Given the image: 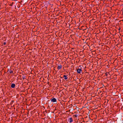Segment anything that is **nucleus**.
Listing matches in <instances>:
<instances>
[{"mask_svg":"<svg viewBox=\"0 0 123 123\" xmlns=\"http://www.w3.org/2000/svg\"><path fill=\"white\" fill-rule=\"evenodd\" d=\"M3 44L4 45H6V42H4L3 43Z\"/></svg>","mask_w":123,"mask_h":123,"instance_id":"11","label":"nucleus"},{"mask_svg":"<svg viewBox=\"0 0 123 123\" xmlns=\"http://www.w3.org/2000/svg\"><path fill=\"white\" fill-rule=\"evenodd\" d=\"M120 29H121L120 28V27L118 29L119 30V31L120 30Z\"/></svg>","mask_w":123,"mask_h":123,"instance_id":"13","label":"nucleus"},{"mask_svg":"<svg viewBox=\"0 0 123 123\" xmlns=\"http://www.w3.org/2000/svg\"><path fill=\"white\" fill-rule=\"evenodd\" d=\"M10 74H12V73H13V71H12V70L11 71H10Z\"/></svg>","mask_w":123,"mask_h":123,"instance_id":"9","label":"nucleus"},{"mask_svg":"<svg viewBox=\"0 0 123 123\" xmlns=\"http://www.w3.org/2000/svg\"><path fill=\"white\" fill-rule=\"evenodd\" d=\"M68 76L67 75H64L63 76V77L64 78V79L65 80H66L68 79V77H67V76Z\"/></svg>","mask_w":123,"mask_h":123,"instance_id":"4","label":"nucleus"},{"mask_svg":"<svg viewBox=\"0 0 123 123\" xmlns=\"http://www.w3.org/2000/svg\"><path fill=\"white\" fill-rule=\"evenodd\" d=\"M13 4V2H12L9 5L10 6H12Z\"/></svg>","mask_w":123,"mask_h":123,"instance_id":"7","label":"nucleus"},{"mask_svg":"<svg viewBox=\"0 0 123 123\" xmlns=\"http://www.w3.org/2000/svg\"><path fill=\"white\" fill-rule=\"evenodd\" d=\"M77 72L78 74H80L82 72V71L81 68H80L77 70Z\"/></svg>","mask_w":123,"mask_h":123,"instance_id":"1","label":"nucleus"},{"mask_svg":"<svg viewBox=\"0 0 123 123\" xmlns=\"http://www.w3.org/2000/svg\"><path fill=\"white\" fill-rule=\"evenodd\" d=\"M15 85L14 84H12L11 85V87L12 88H14L15 86Z\"/></svg>","mask_w":123,"mask_h":123,"instance_id":"6","label":"nucleus"},{"mask_svg":"<svg viewBox=\"0 0 123 123\" xmlns=\"http://www.w3.org/2000/svg\"><path fill=\"white\" fill-rule=\"evenodd\" d=\"M25 76H23L22 78H23V80H24L25 79Z\"/></svg>","mask_w":123,"mask_h":123,"instance_id":"8","label":"nucleus"},{"mask_svg":"<svg viewBox=\"0 0 123 123\" xmlns=\"http://www.w3.org/2000/svg\"><path fill=\"white\" fill-rule=\"evenodd\" d=\"M69 122L70 123L72 122L73 121V120L72 118H69V120H68Z\"/></svg>","mask_w":123,"mask_h":123,"instance_id":"5","label":"nucleus"},{"mask_svg":"<svg viewBox=\"0 0 123 123\" xmlns=\"http://www.w3.org/2000/svg\"><path fill=\"white\" fill-rule=\"evenodd\" d=\"M51 101L53 102H56L57 101L56 99L55 98H53L51 99Z\"/></svg>","mask_w":123,"mask_h":123,"instance_id":"2","label":"nucleus"},{"mask_svg":"<svg viewBox=\"0 0 123 123\" xmlns=\"http://www.w3.org/2000/svg\"><path fill=\"white\" fill-rule=\"evenodd\" d=\"M108 73H105V75H106L107 76V75H108Z\"/></svg>","mask_w":123,"mask_h":123,"instance_id":"10","label":"nucleus"},{"mask_svg":"<svg viewBox=\"0 0 123 123\" xmlns=\"http://www.w3.org/2000/svg\"><path fill=\"white\" fill-rule=\"evenodd\" d=\"M62 67V66L61 65H58L57 67V68L58 70L61 69Z\"/></svg>","mask_w":123,"mask_h":123,"instance_id":"3","label":"nucleus"},{"mask_svg":"<svg viewBox=\"0 0 123 123\" xmlns=\"http://www.w3.org/2000/svg\"><path fill=\"white\" fill-rule=\"evenodd\" d=\"M75 117H77V115L76 114H75L74 115Z\"/></svg>","mask_w":123,"mask_h":123,"instance_id":"12","label":"nucleus"}]
</instances>
